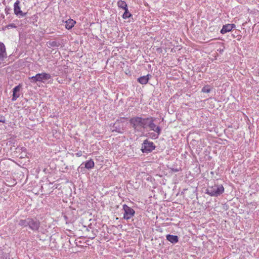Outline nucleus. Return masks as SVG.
Listing matches in <instances>:
<instances>
[{
	"label": "nucleus",
	"instance_id": "obj_5",
	"mask_svg": "<svg viewBox=\"0 0 259 259\" xmlns=\"http://www.w3.org/2000/svg\"><path fill=\"white\" fill-rule=\"evenodd\" d=\"M51 78V75L49 73H42L37 74L35 76H33V79L37 81H40L44 82L45 81Z\"/></svg>",
	"mask_w": 259,
	"mask_h": 259
},
{
	"label": "nucleus",
	"instance_id": "obj_17",
	"mask_svg": "<svg viewBox=\"0 0 259 259\" xmlns=\"http://www.w3.org/2000/svg\"><path fill=\"white\" fill-rule=\"evenodd\" d=\"M127 118L125 117H121L119 119L116 120L114 125L119 124L120 123H123L125 122V120H127Z\"/></svg>",
	"mask_w": 259,
	"mask_h": 259
},
{
	"label": "nucleus",
	"instance_id": "obj_1",
	"mask_svg": "<svg viewBox=\"0 0 259 259\" xmlns=\"http://www.w3.org/2000/svg\"><path fill=\"white\" fill-rule=\"evenodd\" d=\"M149 120V118H142L140 117H134L130 120V123L135 130L139 128H145Z\"/></svg>",
	"mask_w": 259,
	"mask_h": 259
},
{
	"label": "nucleus",
	"instance_id": "obj_2",
	"mask_svg": "<svg viewBox=\"0 0 259 259\" xmlns=\"http://www.w3.org/2000/svg\"><path fill=\"white\" fill-rule=\"evenodd\" d=\"M225 189L222 185H216L209 186L207 189V193L211 196H218L224 192Z\"/></svg>",
	"mask_w": 259,
	"mask_h": 259
},
{
	"label": "nucleus",
	"instance_id": "obj_19",
	"mask_svg": "<svg viewBox=\"0 0 259 259\" xmlns=\"http://www.w3.org/2000/svg\"><path fill=\"white\" fill-rule=\"evenodd\" d=\"M39 227V223H33V229L36 228V229H37Z\"/></svg>",
	"mask_w": 259,
	"mask_h": 259
},
{
	"label": "nucleus",
	"instance_id": "obj_14",
	"mask_svg": "<svg viewBox=\"0 0 259 259\" xmlns=\"http://www.w3.org/2000/svg\"><path fill=\"white\" fill-rule=\"evenodd\" d=\"M149 80L148 75L143 76L138 78V81L142 84H146Z\"/></svg>",
	"mask_w": 259,
	"mask_h": 259
},
{
	"label": "nucleus",
	"instance_id": "obj_23",
	"mask_svg": "<svg viewBox=\"0 0 259 259\" xmlns=\"http://www.w3.org/2000/svg\"><path fill=\"white\" fill-rule=\"evenodd\" d=\"M4 120H3V117L2 116H0V122H4Z\"/></svg>",
	"mask_w": 259,
	"mask_h": 259
},
{
	"label": "nucleus",
	"instance_id": "obj_16",
	"mask_svg": "<svg viewBox=\"0 0 259 259\" xmlns=\"http://www.w3.org/2000/svg\"><path fill=\"white\" fill-rule=\"evenodd\" d=\"M124 10V13L122 15V18L123 19H127L132 16V14L128 12V9H126Z\"/></svg>",
	"mask_w": 259,
	"mask_h": 259
},
{
	"label": "nucleus",
	"instance_id": "obj_3",
	"mask_svg": "<svg viewBox=\"0 0 259 259\" xmlns=\"http://www.w3.org/2000/svg\"><path fill=\"white\" fill-rule=\"evenodd\" d=\"M123 209L124 210L123 217L124 219L128 220L134 216L135 213V210L126 204L123 205Z\"/></svg>",
	"mask_w": 259,
	"mask_h": 259
},
{
	"label": "nucleus",
	"instance_id": "obj_6",
	"mask_svg": "<svg viewBox=\"0 0 259 259\" xmlns=\"http://www.w3.org/2000/svg\"><path fill=\"white\" fill-rule=\"evenodd\" d=\"M21 89V86L20 85H18L15 87L13 89V97L12 98V100L13 101H16L20 96Z\"/></svg>",
	"mask_w": 259,
	"mask_h": 259
},
{
	"label": "nucleus",
	"instance_id": "obj_10",
	"mask_svg": "<svg viewBox=\"0 0 259 259\" xmlns=\"http://www.w3.org/2000/svg\"><path fill=\"white\" fill-rule=\"evenodd\" d=\"M14 13L16 15H22V12L19 7V2L17 1L14 4Z\"/></svg>",
	"mask_w": 259,
	"mask_h": 259
},
{
	"label": "nucleus",
	"instance_id": "obj_9",
	"mask_svg": "<svg viewBox=\"0 0 259 259\" xmlns=\"http://www.w3.org/2000/svg\"><path fill=\"white\" fill-rule=\"evenodd\" d=\"M148 126L151 130H152L154 132H157L158 134L160 133V128L159 127L156 126V125L151 120L148 121Z\"/></svg>",
	"mask_w": 259,
	"mask_h": 259
},
{
	"label": "nucleus",
	"instance_id": "obj_11",
	"mask_svg": "<svg viewBox=\"0 0 259 259\" xmlns=\"http://www.w3.org/2000/svg\"><path fill=\"white\" fill-rule=\"evenodd\" d=\"M65 23V28L69 30L74 27V25L76 24V21L73 19H70L66 21Z\"/></svg>",
	"mask_w": 259,
	"mask_h": 259
},
{
	"label": "nucleus",
	"instance_id": "obj_21",
	"mask_svg": "<svg viewBox=\"0 0 259 259\" xmlns=\"http://www.w3.org/2000/svg\"><path fill=\"white\" fill-rule=\"evenodd\" d=\"M76 155L77 157H80L82 156V152L81 151H79L77 153H76Z\"/></svg>",
	"mask_w": 259,
	"mask_h": 259
},
{
	"label": "nucleus",
	"instance_id": "obj_18",
	"mask_svg": "<svg viewBox=\"0 0 259 259\" xmlns=\"http://www.w3.org/2000/svg\"><path fill=\"white\" fill-rule=\"evenodd\" d=\"M210 91V89L209 85H205L202 89V92L203 93H209Z\"/></svg>",
	"mask_w": 259,
	"mask_h": 259
},
{
	"label": "nucleus",
	"instance_id": "obj_4",
	"mask_svg": "<svg viewBox=\"0 0 259 259\" xmlns=\"http://www.w3.org/2000/svg\"><path fill=\"white\" fill-rule=\"evenodd\" d=\"M155 148L152 142L147 140L144 141L142 147V150L143 152L148 153L153 151Z\"/></svg>",
	"mask_w": 259,
	"mask_h": 259
},
{
	"label": "nucleus",
	"instance_id": "obj_7",
	"mask_svg": "<svg viewBox=\"0 0 259 259\" xmlns=\"http://www.w3.org/2000/svg\"><path fill=\"white\" fill-rule=\"evenodd\" d=\"M236 25L234 24H227L223 26L221 30V33L223 34L231 31L233 28H235Z\"/></svg>",
	"mask_w": 259,
	"mask_h": 259
},
{
	"label": "nucleus",
	"instance_id": "obj_22",
	"mask_svg": "<svg viewBox=\"0 0 259 259\" xmlns=\"http://www.w3.org/2000/svg\"><path fill=\"white\" fill-rule=\"evenodd\" d=\"M25 222L24 221H20V224H21V225H25V226H26V225H25Z\"/></svg>",
	"mask_w": 259,
	"mask_h": 259
},
{
	"label": "nucleus",
	"instance_id": "obj_13",
	"mask_svg": "<svg viewBox=\"0 0 259 259\" xmlns=\"http://www.w3.org/2000/svg\"><path fill=\"white\" fill-rule=\"evenodd\" d=\"M95 166L94 161L92 159H90L89 160L87 161L84 163L85 168L90 169L94 168Z\"/></svg>",
	"mask_w": 259,
	"mask_h": 259
},
{
	"label": "nucleus",
	"instance_id": "obj_15",
	"mask_svg": "<svg viewBox=\"0 0 259 259\" xmlns=\"http://www.w3.org/2000/svg\"><path fill=\"white\" fill-rule=\"evenodd\" d=\"M117 6L119 8L125 10L127 8V5L125 2L120 0L117 2Z\"/></svg>",
	"mask_w": 259,
	"mask_h": 259
},
{
	"label": "nucleus",
	"instance_id": "obj_24",
	"mask_svg": "<svg viewBox=\"0 0 259 259\" xmlns=\"http://www.w3.org/2000/svg\"><path fill=\"white\" fill-rule=\"evenodd\" d=\"M116 131H117V132H118V133H121V132L119 131V130H116Z\"/></svg>",
	"mask_w": 259,
	"mask_h": 259
},
{
	"label": "nucleus",
	"instance_id": "obj_8",
	"mask_svg": "<svg viewBox=\"0 0 259 259\" xmlns=\"http://www.w3.org/2000/svg\"><path fill=\"white\" fill-rule=\"evenodd\" d=\"M7 57L5 46L4 44L0 42V64Z\"/></svg>",
	"mask_w": 259,
	"mask_h": 259
},
{
	"label": "nucleus",
	"instance_id": "obj_12",
	"mask_svg": "<svg viewBox=\"0 0 259 259\" xmlns=\"http://www.w3.org/2000/svg\"><path fill=\"white\" fill-rule=\"evenodd\" d=\"M166 239L172 243H176L178 242V237L176 235H167Z\"/></svg>",
	"mask_w": 259,
	"mask_h": 259
},
{
	"label": "nucleus",
	"instance_id": "obj_20",
	"mask_svg": "<svg viewBox=\"0 0 259 259\" xmlns=\"http://www.w3.org/2000/svg\"><path fill=\"white\" fill-rule=\"evenodd\" d=\"M7 27L8 28H15L16 27V26L14 24H9L7 26Z\"/></svg>",
	"mask_w": 259,
	"mask_h": 259
}]
</instances>
